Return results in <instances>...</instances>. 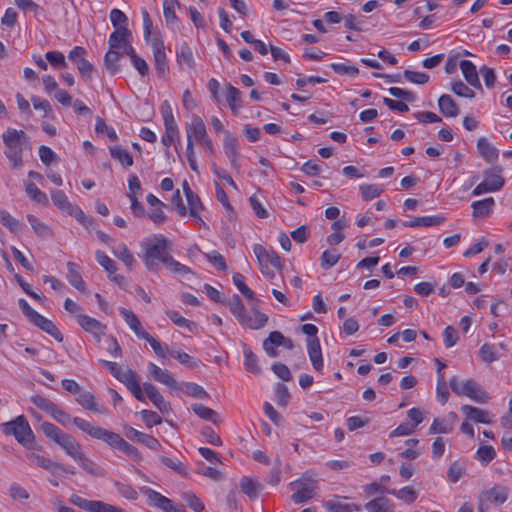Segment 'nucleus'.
I'll return each instance as SVG.
<instances>
[{"label": "nucleus", "instance_id": "obj_1", "mask_svg": "<svg viewBox=\"0 0 512 512\" xmlns=\"http://www.w3.org/2000/svg\"><path fill=\"white\" fill-rule=\"evenodd\" d=\"M73 424L77 426L81 431L90 435L92 438L104 441L110 447L123 452L133 460L139 461L141 459L139 450L135 446L128 443L119 434L106 430L102 427L95 426L91 422L80 417H75Z\"/></svg>", "mask_w": 512, "mask_h": 512}, {"label": "nucleus", "instance_id": "obj_2", "mask_svg": "<svg viewBox=\"0 0 512 512\" xmlns=\"http://www.w3.org/2000/svg\"><path fill=\"white\" fill-rule=\"evenodd\" d=\"M5 145L4 154L12 168H20L23 165V151L29 144V137L23 130L8 127L2 134Z\"/></svg>", "mask_w": 512, "mask_h": 512}, {"label": "nucleus", "instance_id": "obj_3", "mask_svg": "<svg viewBox=\"0 0 512 512\" xmlns=\"http://www.w3.org/2000/svg\"><path fill=\"white\" fill-rule=\"evenodd\" d=\"M168 240L162 235L155 236L153 239H146L142 243V260L150 271H157L159 262L170 254L167 252Z\"/></svg>", "mask_w": 512, "mask_h": 512}, {"label": "nucleus", "instance_id": "obj_4", "mask_svg": "<svg viewBox=\"0 0 512 512\" xmlns=\"http://www.w3.org/2000/svg\"><path fill=\"white\" fill-rule=\"evenodd\" d=\"M41 430L46 437L58 444L73 460L77 459V457L83 452L82 445L76 440L74 436L63 432L53 423H42Z\"/></svg>", "mask_w": 512, "mask_h": 512}, {"label": "nucleus", "instance_id": "obj_5", "mask_svg": "<svg viewBox=\"0 0 512 512\" xmlns=\"http://www.w3.org/2000/svg\"><path fill=\"white\" fill-rule=\"evenodd\" d=\"M119 312L135 335L145 339L158 357L165 358L168 355V347L163 346L156 338L143 329L140 320L134 312L124 307H120Z\"/></svg>", "mask_w": 512, "mask_h": 512}, {"label": "nucleus", "instance_id": "obj_6", "mask_svg": "<svg viewBox=\"0 0 512 512\" xmlns=\"http://www.w3.org/2000/svg\"><path fill=\"white\" fill-rule=\"evenodd\" d=\"M450 388L455 394L466 396L480 404H485L490 399L489 394L473 379L461 382L454 376L450 380Z\"/></svg>", "mask_w": 512, "mask_h": 512}, {"label": "nucleus", "instance_id": "obj_7", "mask_svg": "<svg viewBox=\"0 0 512 512\" xmlns=\"http://www.w3.org/2000/svg\"><path fill=\"white\" fill-rule=\"evenodd\" d=\"M18 304L22 313L33 325L52 336L58 342L63 341L62 333L51 320L36 312L23 298L19 299Z\"/></svg>", "mask_w": 512, "mask_h": 512}, {"label": "nucleus", "instance_id": "obj_8", "mask_svg": "<svg viewBox=\"0 0 512 512\" xmlns=\"http://www.w3.org/2000/svg\"><path fill=\"white\" fill-rule=\"evenodd\" d=\"M1 431L6 435H13L25 447L32 444L34 434L25 416L20 415L14 420L2 423Z\"/></svg>", "mask_w": 512, "mask_h": 512}, {"label": "nucleus", "instance_id": "obj_9", "mask_svg": "<svg viewBox=\"0 0 512 512\" xmlns=\"http://www.w3.org/2000/svg\"><path fill=\"white\" fill-rule=\"evenodd\" d=\"M30 401L36 407L50 415L55 421H57L62 426H68L75 419H72L67 412H65L58 405H56L54 402L45 397H42L40 395H34L30 398Z\"/></svg>", "mask_w": 512, "mask_h": 512}, {"label": "nucleus", "instance_id": "obj_10", "mask_svg": "<svg viewBox=\"0 0 512 512\" xmlns=\"http://www.w3.org/2000/svg\"><path fill=\"white\" fill-rule=\"evenodd\" d=\"M185 131L187 136L186 147L189 145L194 147V143L202 144L209 137L204 121L196 114H193L191 121L186 123Z\"/></svg>", "mask_w": 512, "mask_h": 512}, {"label": "nucleus", "instance_id": "obj_11", "mask_svg": "<svg viewBox=\"0 0 512 512\" xmlns=\"http://www.w3.org/2000/svg\"><path fill=\"white\" fill-rule=\"evenodd\" d=\"M290 487L295 490L291 496L293 502L300 504L307 502L315 496L317 483L313 479L302 478L291 482Z\"/></svg>", "mask_w": 512, "mask_h": 512}, {"label": "nucleus", "instance_id": "obj_12", "mask_svg": "<svg viewBox=\"0 0 512 512\" xmlns=\"http://www.w3.org/2000/svg\"><path fill=\"white\" fill-rule=\"evenodd\" d=\"M223 150L225 155L229 158L231 167L239 172L240 170V162H239V144L238 139L231 134L229 131H224V142H223Z\"/></svg>", "mask_w": 512, "mask_h": 512}, {"label": "nucleus", "instance_id": "obj_13", "mask_svg": "<svg viewBox=\"0 0 512 512\" xmlns=\"http://www.w3.org/2000/svg\"><path fill=\"white\" fill-rule=\"evenodd\" d=\"M508 499L507 488L495 485L491 489L481 492L478 497V501L484 503L487 506L495 505L499 506L505 503Z\"/></svg>", "mask_w": 512, "mask_h": 512}, {"label": "nucleus", "instance_id": "obj_14", "mask_svg": "<svg viewBox=\"0 0 512 512\" xmlns=\"http://www.w3.org/2000/svg\"><path fill=\"white\" fill-rule=\"evenodd\" d=\"M253 252L260 266H265V268H267V265L271 264L278 270L283 268V261L274 250H267L264 246L255 244Z\"/></svg>", "mask_w": 512, "mask_h": 512}, {"label": "nucleus", "instance_id": "obj_15", "mask_svg": "<svg viewBox=\"0 0 512 512\" xmlns=\"http://www.w3.org/2000/svg\"><path fill=\"white\" fill-rule=\"evenodd\" d=\"M152 49L154 56V65L159 77H166L169 73L167 57L165 54L164 43L160 39H153Z\"/></svg>", "mask_w": 512, "mask_h": 512}, {"label": "nucleus", "instance_id": "obj_16", "mask_svg": "<svg viewBox=\"0 0 512 512\" xmlns=\"http://www.w3.org/2000/svg\"><path fill=\"white\" fill-rule=\"evenodd\" d=\"M78 324L86 331L93 335L97 342H100L102 336L105 334L106 325L102 324L95 318L79 314L76 316Z\"/></svg>", "mask_w": 512, "mask_h": 512}, {"label": "nucleus", "instance_id": "obj_17", "mask_svg": "<svg viewBox=\"0 0 512 512\" xmlns=\"http://www.w3.org/2000/svg\"><path fill=\"white\" fill-rule=\"evenodd\" d=\"M125 435L130 440L136 441L148 447L151 450L158 451L161 449L160 442L153 437L152 435L145 434L140 432L133 427H125L124 428Z\"/></svg>", "mask_w": 512, "mask_h": 512}, {"label": "nucleus", "instance_id": "obj_18", "mask_svg": "<svg viewBox=\"0 0 512 512\" xmlns=\"http://www.w3.org/2000/svg\"><path fill=\"white\" fill-rule=\"evenodd\" d=\"M140 492L146 496L147 504L151 507H155L166 511V509H171V500L157 491L151 489L150 487L143 486L140 488Z\"/></svg>", "mask_w": 512, "mask_h": 512}, {"label": "nucleus", "instance_id": "obj_19", "mask_svg": "<svg viewBox=\"0 0 512 512\" xmlns=\"http://www.w3.org/2000/svg\"><path fill=\"white\" fill-rule=\"evenodd\" d=\"M76 402L79 405H81L84 409L89 410L91 412L99 414L108 413L107 408L103 404L97 402L95 396L89 391L79 393V395L76 398Z\"/></svg>", "mask_w": 512, "mask_h": 512}, {"label": "nucleus", "instance_id": "obj_20", "mask_svg": "<svg viewBox=\"0 0 512 512\" xmlns=\"http://www.w3.org/2000/svg\"><path fill=\"white\" fill-rule=\"evenodd\" d=\"M307 352L313 368L316 371L323 369V357L319 339L306 340Z\"/></svg>", "mask_w": 512, "mask_h": 512}, {"label": "nucleus", "instance_id": "obj_21", "mask_svg": "<svg viewBox=\"0 0 512 512\" xmlns=\"http://www.w3.org/2000/svg\"><path fill=\"white\" fill-rule=\"evenodd\" d=\"M459 67L467 83L478 90H482L476 66L469 60H462Z\"/></svg>", "mask_w": 512, "mask_h": 512}, {"label": "nucleus", "instance_id": "obj_22", "mask_svg": "<svg viewBox=\"0 0 512 512\" xmlns=\"http://www.w3.org/2000/svg\"><path fill=\"white\" fill-rule=\"evenodd\" d=\"M149 369L150 375L155 381L164 384L169 388H177V382L168 370L162 369L154 363H150Z\"/></svg>", "mask_w": 512, "mask_h": 512}, {"label": "nucleus", "instance_id": "obj_23", "mask_svg": "<svg viewBox=\"0 0 512 512\" xmlns=\"http://www.w3.org/2000/svg\"><path fill=\"white\" fill-rule=\"evenodd\" d=\"M446 221V218L442 215L435 216H423L415 217L410 221L403 222L405 227L416 228V227H433L440 226Z\"/></svg>", "mask_w": 512, "mask_h": 512}, {"label": "nucleus", "instance_id": "obj_24", "mask_svg": "<svg viewBox=\"0 0 512 512\" xmlns=\"http://www.w3.org/2000/svg\"><path fill=\"white\" fill-rule=\"evenodd\" d=\"M74 461H76L83 470L92 476L103 477L105 475V470L93 460L88 458L84 452H82Z\"/></svg>", "mask_w": 512, "mask_h": 512}, {"label": "nucleus", "instance_id": "obj_25", "mask_svg": "<svg viewBox=\"0 0 512 512\" xmlns=\"http://www.w3.org/2000/svg\"><path fill=\"white\" fill-rule=\"evenodd\" d=\"M461 411L466 416L467 419L472 420L476 423H491V420L489 419V413L483 409L471 405H464L462 406Z\"/></svg>", "mask_w": 512, "mask_h": 512}, {"label": "nucleus", "instance_id": "obj_26", "mask_svg": "<svg viewBox=\"0 0 512 512\" xmlns=\"http://www.w3.org/2000/svg\"><path fill=\"white\" fill-rule=\"evenodd\" d=\"M501 172L502 169L500 167H494L493 169H488L484 172V181L494 192L500 190L505 183L504 178L501 176Z\"/></svg>", "mask_w": 512, "mask_h": 512}, {"label": "nucleus", "instance_id": "obj_27", "mask_svg": "<svg viewBox=\"0 0 512 512\" xmlns=\"http://www.w3.org/2000/svg\"><path fill=\"white\" fill-rule=\"evenodd\" d=\"M477 149L479 154L489 163L495 162L498 158V149L492 146L484 137L478 139Z\"/></svg>", "mask_w": 512, "mask_h": 512}, {"label": "nucleus", "instance_id": "obj_28", "mask_svg": "<svg viewBox=\"0 0 512 512\" xmlns=\"http://www.w3.org/2000/svg\"><path fill=\"white\" fill-rule=\"evenodd\" d=\"M240 488L241 491L247 495L250 499H256L260 490H262L263 486L256 480L249 478L247 476H243L240 479Z\"/></svg>", "mask_w": 512, "mask_h": 512}, {"label": "nucleus", "instance_id": "obj_29", "mask_svg": "<svg viewBox=\"0 0 512 512\" xmlns=\"http://www.w3.org/2000/svg\"><path fill=\"white\" fill-rule=\"evenodd\" d=\"M67 269L68 282L79 291H85V282L82 279L79 266L74 262H68Z\"/></svg>", "mask_w": 512, "mask_h": 512}, {"label": "nucleus", "instance_id": "obj_30", "mask_svg": "<svg viewBox=\"0 0 512 512\" xmlns=\"http://www.w3.org/2000/svg\"><path fill=\"white\" fill-rule=\"evenodd\" d=\"M438 105L440 112L446 117H456L459 114V108L450 95L440 96Z\"/></svg>", "mask_w": 512, "mask_h": 512}, {"label": "nucleus", "instance_id": "obj_31", "mask_svg": "<svg viewBox=\"0 0 512 512\" xmlns=\"http://www.w3.org/2000/svg\"><path fill=\"white\" fill-rule=\"evenodd\" d=\"M494 204L495 202L492 197L474 201L471 205L473 208V217L479 218L488 216L493 211Z\"/></svg>", "mask_w": 512, "mask_h": 512}, {"label": "nucleus", "instance_id": "obj_32", "mask_svg": "<svg viewBox=\"0 0 512 512\" xmlns=\"http://www.w3.org/2000/svg\"><path fill=\"white\" fill-rule=\"evenodd\" d=\"M100 363L104 365L110 371V373L123 384L127 383V380L130 379L129 374H136L131 369L123 371L120 365H118L116 362L100 360Z\"/></svg>", "mask_w": 512, "mask_h": 512}, {"label": "nucleus", "instance_id": "obj_33", "mask_svg": "<svg viewBox=\"0 0 512 512\" xmlns=\"http://www.w3.org/2000/svg\"><path fill=\"white\" fill-rule=\"evenodd\" d=\"M121 57L122 53L118 51V49L109 47V50L107 51L104 57V64L111 75H114L119 71L118 62L121 59Z\"/></svg>", "mask_w": 512, "mask_h": 512}, {"label": "nucleus", "instance_id": "obj_34", "mask_svg": "<svg viewBox=\"0 0 512 512\" xmlns=\"http://www.w3.org/2000/svg\"><path fill=\"white\" fill-rule=\"evenodd\" d=\"M243 352H244V356H245L244 366H245L246 371H248L252 374H255V375H259L261 373V368L258 365L257 356L252 352V350L246 344H244V346H243Z\"/></svg>", "mask_w": 512, "mask_h": 512}, {"label": "nucleus", "instance_id": "obj_35", "mask_svg": "<svg viewBox=\"0 0 512 512\" xmlns=\"http://www.w3.org/2000/svg\"><path fill=\"white\" fill-rule=\"evenodd\" d=\"M226 100L232 112L237 114L238 110L242 107L241 92L239 89L229 84L226 91Z\"/></svg>", "mask_w": 512, "mask_h": 512}, {"label": "nucleus", "instance_id": "obj_36", "mask_svg": "<svg viewBox=\"0 0 512 512\" xmlns=\"http://www.w3.org/2000/svg\"><path fill=\"white\" fill-rule=\"evenodd\" d=\"M386 492L396 496L399 500L406 504H412L418 498V492L410 486L403 487L399 490H387Z\"/></svg>", "mask_w": 512, "mask_h": 512}, {"label": "nucleus", "instance_id": "obj_37", "mask_svg": "<svg viewBox=\"0 0 512 512\" xmlns=\"http://www.w3.org/2000/svg\"><path fill=\"white\" fill-rule=\"evenodd\" d=\"M253 311H254L255 317L252 318V317L246 315V317L241 325H243L247 328H250V329L257 330V329H260L265 326V324L268 321V316L266 314L260 312L257 309H254Z\"/></svg>", "mask_w": 512, "mask_h": 512}, {"label": "nucleus", "instance_id": "obj_38", "mask_svg": "<svg viewBox=\"0 0 512 512\" xmlns=\"http://www.w3.org/2000/svg\"><path fill=\"white\" fill-rule=\"evenodd\" d=\"M176 56L178 64H185L189 69L195 68L193 52L187 42L182 43L180 50L177 52Z\"/></svg>", "mask_w": 512, "mask_h": 512}, {"label": "nucleus", "instance_id": "obj_39", "mask_svg": "<svg viewBox=\"0 0 512 512\" xmlns=\"http://www.w3.org/2000/svg\"><path fill=\"white\" fill-rule=\"evenodd\" d=\"M131 35L130 31L126 27H119L109 37V47L119 49L127 42V37Z\"/></svg>", "mask_w": 512, "mask_h": 512}, {"label": "nucleus", "instance_id": "obj_40", "mask_svg": "<svg viewBox=\"0 0 512 512\" xmlns=\"http://www.w3.org/2000/svg\"><path fill=\"white\" fill-rule=\"evenodd\" d=\"M359 190H360L363 200L370 201L372 199L379 197L383 193L384 185H382V184H365V185H361Z\"/></svg>", "mask_w": 512, "mask_h": 512}, {"label": "nucleus", "instance_id": "obj_41", "mask_svg": "<svg viewBox=\"0 0 512 512\" xmlns=\"http://www.w3.org/2000/svg\"><path fill=\"white\" fill-rule=\"evenodd\" d=\"M111 157L115 160H118L122 165L126 167H130L133 165V157L132 155L122 148L121 146H113L109 148Z\"/></svg>", "mask_w": 512, "mask_h": 512}, {"label": "nucleus", "instance_id": "obj_42", "mask_svg": "<svg viewBox=\"0 0 512 512\" xmlns=\"http://www.w3.org/2000/svg\"><path fill=\"white\" fill-rule=\"evenodd\" d=\"M230 312L237 318L240 324L246 317L245 307L238 295H234L227 303Z\"/></svg>", "mask_w": 512, "mask_h": 512}, {"label": "nucleus", "instance_id": "obj_43", "mask_svg": "<svg viewBox=\"0 0 512 512\" xmlns=\"http://www.w3.org/2000/svg\"><path fill=\"white\" fill-rule=\"evenodd\" d=\"M27 220L30 223L34 232L42 238H48L52 236V231L45 223L41 222L34 215H27Z\"/></svg>", "mask_w": 512, "mask_h": 512}, {"label": "nucleus", "instance_id": "obj_44", "mask_svg": "<svg viewBox=\"0 0 512 512\" xmlns=\"http://www.w3.org/2000/svg\"><path fill=\"white\" fill-rule=\"evenodd\" d=\"M324 506L330 512H351L360 511V506L356 504H344L340 501L329 500L324 502Z\"/></svg>", "mask_w": 512, "mask_h": 512}, {"label": "nucleus", "instance_id": "obj_45", "mask_svg": "<svg viewBox=\"0 0 512 512\" xmlns=\"http://www.w3.org/2000/svg\"><path fill=\"white\" fill-rule=\"evenodd\" d=\"M113 254L120 259L129 269L132 268L135 259L133 254L127 248V246L123 243L119 244L114 250Z\"/></svg>", "mask_w": 512, "mask_h": 512}, {"label": "nucleus", "instance_id": "obj_46", "mask_svg": "<svg viewBox=\"0 0 512 512\" xmlns=\"http://www.w3.org/2000/svg\"><path fill=\"white\" fill-rule=\"evenodd\" d=\"M368 512H389L390 500L385 497L373 499L365 504Z\"/></svg>", "mask_w": 512, "mask_h": 512}, {"label": "nucleus", "instance_id": "obj_47", "mask_svg": "<svg viewBox=\"0 0 512 512\" xmlns=\"http://www.w3.org/2000/svg\"><path fill=\"white\" fill-rule=\"evenodd\" d=\"M51 199L54 205L57 206L60 210L69 212L73 207V205L69 202L66 194L61 190H52Z\"/></svg>", "mask_w": 512, "mask_h": 512}, {"label": "nucleus", "instance_id": "obj_48", "mask_svg": "<svg viewBox=\"0 0 512 512\" xmlns=\"http://www.w3.org/2000/svg\"><path fill=\"white\" fill-rule=\"evenodd\" d=\"M25 191L35 202L43 205L48 204V198L46 194L39 190L35 183L26 182Z\"/></svg>", "mask_w": 512, "mask_h": 512}, {"label": "nucleus", "instance_id": "obj_49", "mask_svg": "<svg viewBox=\"0 0 512 512\" xmlns=\"http://www.w3.org/2000/svg\"><path fill=\"white\" fill-rule=\"evenodd\" d=\"M163 264L170 270L172 271L173 273H178V274H188V273H192V270L176 261L171 255L169 256H166L164 259H163Z\"/></svg>", "mask_w": 512, "mask_h": 512}, {"label": "nucleus", "instance_id": "obj_50", "mask_svg": "<svg viewBox=\"0 0 512 512\" xmlns=\"http://www.w3.org/2000/svg\"><path fill=\"white\" fill-rule=\"evenodd\" d=\"M193 412L199 416L202 419L212 421L216 423V417H218L217 412H215L213 409L204 406L202 404H194L192 405Z\"/></svg>", "mask_w": 512, "mask_h": 512}, {"label": "nucleus", "instance_id": "obj_51", "mask_svg": "<svg viewBox=\"0 0 512 512\" xmlns=\"http://www.w3.org/2000/svg\"><path fill=\"white\" fill-rule=\"evenodd\" d=\"M341 255L337 250H325L321 255V267L323 269H330L340 259Z\"/></svg>", "mask_w": 512, "mask_h": 512}, {"label": "nucleus", "instance_id": "obj_52", "mask_svg": "<svg viewBox=\"0 0 512 512\" xmlns=\"http://www.w3.org/2000/svg\"><path fill=\"white\" fill-rule=\"evenodd\" d=\"M96 260L100 266H102L109 274H115L117 267L115 262L109 258L105 252L101 250H97L96 253Z\"/></svg>", "mask_w": 512, "mask_h": 512}, {"label": "nucleus", "instance_id": "obj_53", "mask_svg": "<svg viewBox=\"0 0 512 512\" xmlns=\"http://www.w3.org/2000/svg\"><path fill=\"white\" fill-rule=\"evenodd\" d=\"M165 134L162 136V143L164 146L169 147L175 138L179 136V129L176 123L164 124Z\"/></svg>", "mask_w": 512, "mask_h": 512}, {"label": "nucleus", "instance_id": "obj_54", "mask_svg": "<svg viewBox=\"0 0 512 512\" xmlns=\"http://www.w3.org/2000/svg\"><path fill=\"white\" fill-rule=\"evenodd\" d=\"M171 354L172 357H174L176 360H178L181 364L186 365L190 368H196L201 364V361L199 359H192L190 355H188L185 352L181 351H172L168 352V354Z\"/></svg>", "mask_w": 512, "mask_h": 512}, {"label": "nucleus", "instance_id": "obj_55", "mask_svg": "<svg viewBox=\"0 0 512 512\" xmlns=\"http://www.w3.org/2000/svg\"><path fill=\"white\" fill-rule=\"evenodd\" d=\"M186 199L188 202L190 216L197 220H201V217L199 216L198 213L200 210L203 209V205H202L201 200L198 197V195L193 193L192 195L188 196Z\"/></svg>", "mask_w": 512, "mask_h": 512}, {"label": "nucleus", "instance_id": "obj_56", "mask_svg": "<svg viewBox=\"0 0 512 512\" xmlns=\"http://www.w3.org/2000/svg\"><path fill=\"white\" fill-rule=\"evenodd\" d=\"M130 379L127 380V383H125L126 387L129 389V391L133 394V396L139 400L144 401V394L142 392L141 386L138 382L137 375L136 374H129Z\"/></svg>", "mask_w": 512, "mask_h": 512}, {"label": "nucleus", "instance_id": "obj_57", "mask_svg": "<svg viewBox=\"0 0 512 512\" xmlns=\"http://www.w3.org/2000/svg\"><path fill=\"white\" fill-rule=\"evenodd\" d=\"M0 222L11 232H16L20 229L19 221L11 216L6 210H0Z\"/></svg>", "mask_w": 512, "mask_h": 512}, {"label": "nucleus", "instance_id": "obj_58", "mask_svg": "<svg viewBox=\"0 0 512 512\" xmlns=\"http://www.w3.org/2000/svg\"><path fill=\"white\" fill-rule=\"evenodd\" d=\"M47 61L56 68H65L67 66L65 56L59 51H48L45 54Z\"/></svg>", "mask_w": 512, "mask_h": 512}, {"label": "nucleus", "instance_id": "obj_59", "mask_svg": "<svg viewBox=\"0 0 512 512\" xmlns=\"http://www.w3.org/2000/svg\"><path fill=\"white\" fill-rule=\"evenodd\" d=\"M166 315L178 327L191 329V327L195 325L192 321L181 316L177 311L167 310Z\"/></svg>", "mask_w": 512, "mask_h": 512}, {"label": "nucleus", "instance_id": "obj_60", "mask_svg": "<svg viewBox=\"0 0 512 512\" xmlns=\"http://www.w3.org/2000/svg\"><path fill=\"white\" fill-rule=\"evenodd\" d=\"M404 77L407 81L415 84H426L429 81V75L423 72L405 70Z\"/></svg>", "mask_w": 512, "mask_h": 512}, {"label": "nucleus", "instance_id": "obj_61", "mask_svg": "<svg viewBox=\"0 0 512 512\" xmlns=\"http://www.w3.org/2000/svg\"><path fill=\"white\" fill-rule=\"evenodd\" d=\"M182 498L187 504V506L191 508L193 511L201 512L204 509L203 503L195 494L191 492H186L183 493Z\"/></svg>", "mask_w": 512, "mask_h": 512}, {"label": "nucleus", "instance_id": "obj_62", "mask_svg": "<svg viewBox=\"0 0 512 512\" xmlns=\"http://www.w3.org/2000/svg\"><path fill=\"white\" fill-rule=\"evenodd\" d=\"M88 512H124L122 509L102 501L93 500Z\"/></svg>", "mask_w": 512, "mask_h": 512}, {"label": "nucleus", "instance_id": "obj_63", "mask_svg": "<svg viewBox=\"0 0 512 512\" xmlns=\"http://www.w3.org/2000/svg\"><path fill=\"white\" fill-rule=\"evenodd\" d=\"M495 455L496 453L492 446H482L476 452L477 459L484 464L491 462Z\"/></svg>", "mask_w": 512, "mask_h": 512}, {"label": "nucleus", "instance_id": "obj_64", "mask_svg": "<svg viewBox=\"0 0 512 512\" xmlns=\"http://www.w3.org/2000/svg\"><path fill=\"white\" fill-rule=\"evenodd\" d=\"M140 414H141L142 420L144 421L146 426L149 428L162 423V418L154 411L142 410L140 412Z\"/></svg>", "mask_w": 512, "mask_h": 512}]
</instances>
